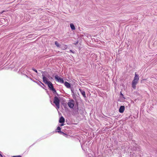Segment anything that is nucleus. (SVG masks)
Masks as SVG:
<instances>
[{"label": "nucleus", "instance_id": "obj_8", "mask_svg": "<svg viewBox=\"0 0 157 157\" xmlns=\"http://www.w3.org/2000/svg\"><path fill=\"white\" fill-rule=\"evenodd\" d=\"M79 90L83 97L85 98H86L85 92L80 88L79 89Z\"/></svg>", "mask_w": 157, "mask_h": 157}, {"label": "nucleus", "instance_id": "obj_6", "mask_svg": "<svg viewBox=\"0 0 157 157\" xmlns=\"http://www.w3.org/2000/svg\"><path fill=\"white\" fill-rule=\"evenodd\" d=\"M43 82L45 83H47L49 81H48V78L43 74L42 75Z\"/></svg>", "mask_w": 157, "mask_h": 157}, {"label": "nucleus", "instance_id": "obj_3", "mask_svg": "<svg viewBox=\"0 0 157 157\" xmlns=\"http://www.w3.org/2000/svg\"><path fill=\"white\" fill-rule=\"evenodd\" d=\"M55 78L56 81L61 83H64V80L62 78H60L58 75H56L55 76Z\"/></svg>", "mask_w": 157, "mask_h": 157}, {"label": "nucleus", "instance_id": "obj_23", "mask_svg": "<svg viewBox=\"0 0 157 157\" xmlns=\"http://www.w3.org/2000/svg\"><path fill=\"white\" fill-rule=\"evenodd\" d=\"M70 51L71 52L73 53V52H72V51L71 50H70Z\"/></svg>", "mask_w": 157, "mask_h": 157}, {"label": "nucleus", "instance_id": "obj_1", "mask_svg": "<svg viewBox=\"0 0 157 157\" xmlns=\"http://www.w3.org/2000/svg\"><path fill=\"white\" fill-rule=\"evenodd\" d=\"M60 100L58 98L55 96L54 98V103L57 107V109L58 110L59 108Z\"/></svg>", "mask_w": 157, "mask_h": 157}, {"label": "nucleus", "instance_id": "obj_4", "mask_svg": "<svg viewBox=\"0 0 157 157\" xmlns=\"http://www.w3.org/2000/svg\"><path fill=\"white\" fill-rule=\"evenodd\" d=\"M57 131L56 132H59L61 134H62L63 135V136H67V135L66 134L64 133L63 132H62L60 131L61 130V128L59 127H58L56 129Z\"/></svg>", "mask_w": 157, "mask_h": 157}, {"label": "nucleus", "instance_id": "obj_19", "mask_svg": "<svg viewBox=\"0 0 157 157\" xmlns=\"http://www.w3.org/2000/svg\"><path fill=\"white\" fill-rule=\"evenodd\" d=\"M12 157H21L20 155H17V156H12Z\"/></svg>", "mask_w": 157, "mask_h": 157}, {"label": "nucleus", "instance_id": "obj_18", "mask_svg": "<svg viewBox=\"0 0 157 157\" xmlns=\"http://www.w3.org/2000/svg\"><path fill=\"white\" fill-rule=\"evenodd\" d=\"M33 71H35V72H36V73H37V71L36 69H35L33 68Z\"/></svg>", "mask_w": 157, "mask_h": 157}, {"label": "nucleus", "instance_id": "obj_10", "mask_svg": "<svg viewBox=\"0 0 157 157\" xmlns=\"http://www.w3.org/2000/svg\"><path fill=\"white\" fill-rule=\"evenodd\" d=\"M50 90H52V91H53V93H56V90L55 89H54V87H53V85H52V86H51L50 87H49Z\"/></svg>", "mask_w": 157, "mask_h": 157}, {"label": "nucleus", "instance_id": "obj_21", "mask_svg": "<svg viewBox=\"0 0 157 157\" xmlns=\"http://www.w3.org/2000/svg\"><path fill=\"white\" fill-rule=\"evenodd\" d=\"M63 125H64V124H63V123H62V124H61L60 125V126H63Z\"/></svg>", "mask_w": 157, "mask_h": 157}, {"label": "nucleus", "instance_id": "obj_9", "mask_svg": "<svg viewBox=\"0 0 157 157\" xmlns=\"http://www.w3.org/2000/svg\"><path fill=\"white\" fill-rule=\"evenodd\" d=\"M65 121V119L62 116L61 117L59 120V122L61 123H63Z\"/></svg>", "mask_w": 157, "mask_h": 157}, {"label": "nucleus", "instance_id": "obj_13", "mask_svg": "<svg viewBox=\"0 0 157 157\" xmlns=\"http://www.w3.org/2000/svg\"><path fill=\"white\" fill-rule=\"evenodd\" d=\"M139 78L138 75L136 73H135V76L134 77V80L138 81Z\"/></svg>", "mask_w": 157, "mask_h": 157}, {"label": "nucleus", "instance_id": "obj_25", "mask_svg": "<svg viewBox=\"0 0 157 157\" xmlns=\"http://www.w3.org/2000/svg\"><path fill=\"white\" fill-rule=\"evenodd\" d=\"M41 83L43 85H44V84L43 83H42L41 82Z\"/></svg>", "mask_w": 157, "mask_h": 157}, {"label": "nucleus", "instance_id": "obj_11", "mask_svg": "<svg viewBox=\"0 0 157 157\" xmlns=\"http://www.w3.org/2000/svg\"><path fill=\"white\" fill-rule=\"evenodd\" d=\"M50 90H52V91H53V93H56V90L55 89H54V87H53V85H52V86H51L50 87H49Z\"/></svg>", "mask_w": 157, "mask_h": 157}, {"label": "nucleus", "instance_id": "obj_14", "mask_svg": "<svg viewBox=\"0 0 157 157\" xmlns=\"http://www.w3.org/2000/svg\"><path fill=\"white\" fill-rule=\"evenodd\" d=\"M70 26L72 30H74L75 29V28L73 23H71L70 24Z\"/></svg>", "mask_w": 157, "mask_h": 157}, {"label": "nucleus", "instance_id": "obj_22", "mask_svg": "<svg viewBox=\"0 0 157 157\" xmlns=\"http://www.w3.org/2000/svg\"><path fill=\"white\" fill-rule=\"evenodd\" d=\"M120 95H121L123 96V94H122L121 92Z\"/></svg>", "mask_w": 157, "mask_h": 157}, {"label": "nucleus", "instance_id": "obj_2", "mask_svg": "<svg viewBox=\"0 0 157 157\" xmlns=\"http://www.w3.org/2000/svg\"><path fill=\"white\" fill-rule=\"evenodd\" d=\"M67 104L70 108H73L75 104V101L73 100H70L68 102Z\"/></svg>", "mask_w": 157, "mask_h": 157}, {"label": "nucleus", "instance_id": "obj_15", "mask_svg": "<svg viewBox=\"0 0 157 157\" xmlns=\"http://www.w3.org/2000/svg\"><path fill=\"white\" fill-rule=\"evenodd\" d=\"M10 68V65L7 64L4 67V69L5 70H8Z\"/></svg>", "mask_w": 157, "mask_h": 157}, {"label": "nucleus", "instance_id": "obj_17", "mask_svg": "<svg viewBox=\"0 0 157 157\" xmlns=\"http://www.w3.org/2000/svg\"><path fill=\"white\" fill-rule=\"evenodd\" d=\"M55 45L57 47H60V45L59 44V43L57 41H55Z\"/></svg>", "mask_w": 157, "mask_h": 157}, {"label": "nucleus", "instance_id": "obj_5", "mask_svg": "<svg viewBox=\"0 0 157 157\" xmlns=\"http://www.w3.org/2000/svg\"><path fill=\"white\" fill-rule=\"evenodd\" d=\"M138 81L135 80H133L132 81V87L134 89H135L136 88V85L137 84V83L138 82Z\"/></svg>", "mask_w": 157, "mask_h": 157}, {"label": "nucleus", "instance_id": "obj_24", "mask_svg": "<svg viewBox=\"0 0 157 157\" xmlns=\"http://www.w3.org/2000/svg\"><path fill=\"white\" fill-rule=\"evenodd\" d=\"M78 43V42H77L76 43V44H77Z\"/></svg>", "mask_w": 157, "mask_h": 157}, {"label": "nucleus", "instance_id": "obj_12", "mask_svg": "<svg viewBox=\"0 0 157 157\" xmlns=\"http://www.w3.org/2000/svg\"><path fill=\"white\" fill-rule=\"evenodd\" d=\"M65 86L68 88L70 87L71 85L68 82H66L64 83Z\"/></svg>", "mask_w": 157, "mask_h": 157}, {"label": "nucleus", "instance_id": "obj_7", "mask_svg": "<svg viewBox=\"0 0 157 157\" xmlns=\"http://www.w3.org/2000/svg\"><path fill=\"white\" fill-rule=\"evenodd\" d=\"M124 110V106H120L119 109V112L120 113H123Z\"/></svg>", "mask_w": 157, "mask_h": 157}, {"label": "nucleus", "instance_id": "obj_20", "mask_svg": "<svg viewBox=\"0 0 157 157\" xmlns=\"http://www.w3.org/2000/svg\"><path fill=\"white\" fill-rule=\"evenodd\" d=\"M5 12V11L3 10V11L2 12H0V13L2 14V13H3L4 12Z\"/></svg>", "mask_w": 157, "mask_h": 157}, {"label": "nucleus", "instance_id": "obj_16", "mask_svg": "<svg viewBox=\"0 0 157 157\" xmlns=\"http://www.w3.org/2000/svg\"><path fill=\"white\" fill-rule=\"evenodd\" d=\"M46 84L48 85L49 87H50V86L52 85V83L50 81L48 83H46Z\"/></svg>", "mask_w": 157, "mask_h": 157}]
</instances>
